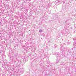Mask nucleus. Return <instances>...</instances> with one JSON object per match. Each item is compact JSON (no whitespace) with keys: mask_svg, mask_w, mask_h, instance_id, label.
<instances>
[{"mask_svg":"<svg viewBox=\"0 0 76 76\" xmlns=\"http://www.w3.org/2000/svg\"><path fill=\"white\" fill-rule=\"evenodd\" d=\"M39 32H42V30H39Z\"/></svg>","mask_w":76,"mask_h":76,"instance_id":"1","label":"nucleus"}]
</instances>
